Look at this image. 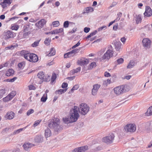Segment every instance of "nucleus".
<instances>
[{
  "label": "nucleus",
  "mask_w": 152,
  "mask_h": 152,
  "mask_svg": "<svg viewBox=\"0 0 152 152\" xmlns=\"http://www.w3.org/2000/svg\"><path fill=\"white\" fill-rule=\"evenodd\" d=\"M21 53L24 55L25 58L30 62H35L38 60L37 56L35 54L30 53L25 50L22 51Z\"/></svg>",
  "instance_id": "nucleus-1"
},
{
  "label": "nucleus",
  "mask_w": 152,
  "mask_h": 152,
  "mask_svg": "<svg viewBox=\"0 0 152 152\" xmlns=\"http://www.w3.org/2000/svg\"><path fill=\"white\" fill-rule=\"evenodd\" d=\"M78 109L79 108L77 106H75L71 110L70 117L72 123L76 121L78 118L79 117Z\"/></svg>",
  "instance_id": "nucleus-2"
},
{
  "label": "nucleus",
  "mask_w": 152,
  "mask_h": 152,
  "mask_svg": "<svg viewBox=\"0 0 152 152\" xmlns=\"http://www.w3.org/2000/svg\"><path fill=\"white\" fill-rule=\"evenodd\" d=\"M113 54V48L112 46H110L108 47V49L104 53L103 56L100 58L101 61H108L110 58L112 57Z\"/></svg>",
  "instance_id": "nucleus-3"
},
{
  "label": "nucleus",
  "mask_w": 152,
  "mask_h": 152,
  "mask_svg": "<svg viewBox=\"0 0 152 152\" xmlns=\"http://www.w3.org/2000/svg\"><path fill=\"white\" fill-rule=\"evenodd\" d=\"M60 121L58 118H56L52 121H51L48 124L49 127L51 129H54L58 131L61 127L60 125Z\"/></svg>",
  "instance_id": "nucleus-4"
},
{
  "label": "nucleus",
  "mask_w": 152,
  "mask_h": 152,
  "mask_svg": "<svg viewBox=\"0 0 152 152\" xmlns=\"http://www.w3.org/2000/svg\"><path fill=\"white\" fill-rule=\"evenodd\" d=\"M127 86L126 85H121L116 87L113 88L114 93L117 95H119L127 91L126 89Z\"/></svg>",
  "instance_id": "nucleus-5"
},
{
  "label": "nucleus",
  "mask_w": 152,
  "mask_h": 152,
  "mask_svg": "<svg viewBox=\"0 0 152 152\" xmlns=\"http://www.w3.org/2000/svg\"><path fill=\"white\" fill-rule=\"evenodd\" d=\"M78 110L82 115H85L89 111L90 107L85 103H81L79 106Z\"/></svg>",
  "instance_id": "nucleus-6"
},
{
  "label": "nucleus",
  "mask_w": 152,
  "mask_h": 152,
  "mask_svg": "<svg viewBox=\"0 0 152 152\" xmlns=\"http://www.w3.org/2000/svg\"><path fill=\"white\" fill-rule=\"evenodd\" d=\"M124 129L126 132H133L136 130V126L134 124H127L124 126Z\"/></svg>",
  "instance_id": "nucleus-7"
},
{
  "label": "nucleus",
  "mask_w": 152,
  "mask_h": 152,
  "mask_svg": "<svg viewBox=\"0 0 152 152\" xmlns=\"http://www.w3.org/2000/svg\"><path fill=\"white\" fill-rule=\"evenodd\" d=\"M114 137V135L112 133L110 134L108 136L103 138L102 139V141L107 144H109L113 142Z\"/></svg>",
  "instance_id": "nucleus-8"
},
{
  "label": "nucleus",
  "mask_w": 152,
  "mask_h": 152,
  "mask_svg": "<svg viewBox=\"0 0 152 152\" xmlns=\"http://www.w3.org/2000/svg\"><path fill=\"white\" fill-rule=\"evenodd\" d=\"M37 75L38 78L44 81H48L50 80V77L49 76H45L44 72H39Z\"/></svg>",
  "instance_id": "nucleus-9"
},
{
  "label": "nucleus",
  "mask_w": 152,
  "mask_h": 152,
  "mask_svg": "<svg viewBox=\"0 0 152 152\" xmlns=\"http://www.w3.org/2000/svg\"><path fill=\"white\" fill-rule=\"evenodd\" d=\"M46 23L45 20L42 19L35 23V26L37 27V29H40L43 28Z\"/></svg>",
  "instance_id": "nucleus-10"
},
{
  "label": "nucleus",
  "mask_w": 152,
  "mask_h": 152,
  "mask_svg": "<svg viewBox=\"0 0 152 152\" xmlns=\"http://www.w3.org/2000/svg\"><path fill=\"white\" fill-rule=\"evenodd\" d=\"M143 46L147 48H149L150 47L151 42L148 38H144L142 41Z\"/></svg>",
  "instance_id": "nucleus-11"
},
{
  "label": "nucleus",
  "mask_w": 152,
  "mask_h": 152,
  "mask_svg": "<svg viewBox=\"0 0 152 152\" xmlns=\"http://www.w3.org/2000/svg\"><path fill=\"white\" fill-rule=\"evenodd\" d=\"M16 93L15 91H12L7 96L3 99V101L4 102H8L11 100L15 96Z\"/></svg>",
  "instance_id": "nucleus-12"
},
{
  "label": "nucleus",
  "mask_w": 152,
  "mask_h": 152,
  "mask_svg": "<svg viewBox=\"0 0 152 152\" xmlns=\"http://www.w3.org/2000/svg\"><path fill=\"white\" fill-rule=\"evenodd\" d=\"M15 116V113L12 111L8 112L4 115L5 118L7 120H11L13 119Z\"/></svg>",
  "instance_id": "nucleus-13"
},
{
  "label": "nucleus",
  "mask_w": 152,
  "mask_h": 152,
  "mask_svg": "<svg viewBox=\"0 0 152 152\" xmlns=\"http://www.w3.org/2000/svg\"><path fill=\"white\" fill-rule=\"evenodd\" d=\"M89 59L84 58L78 60L77 63L79 65L82 66L87 64L89 63Z\"/></svg>",
  "instance_id": "nucleus-14"
},
{
  "label": "nucleus",
  "mask_w": 152,
  "mask_h": 152,
  "mask_svg": "<svg viewBox=\"0 0 152 152\" xmlns=\"http://www.w3.org/2000/svg\"><path fill=\"white\" fill-rule=\"evenodd\" d=\"M145 16L150 17L152 15V10L149 7H147L145 8V11L144 13Z\"/></svg>",
  "instance_id": "nucleus-15"
},
{
  "label": "nucleus",
  "mask_w": 152,
  "mask_h": 152,
  "mask_svg": "<svg viewBox=\"0 0 152 152\" xmlns=\"http://www.w3.org/2000/svg\"><path fill=\"white\" fill-rule=\"evenodd\" d=\"M100 86L101 85L98 84H96L93 85V88L92 90V94L93 95H96V94Z\"/></svg>",
  "instance_id": "nucleus-16"
},
{
  "label": "nucleus",
  "mask_w": 152,
  "mask_h": 152,
  "mask_svg": "<svg viewBox=\"0 0 152 152\" xmlns=\"http://www.w3.org/2000/svg\"><path fill=\"white\" fill-rule=\"evenodd\" d=\"M12 3L11 0H3L2 2L1 3V4L3 8H5L7 6L9 5Z\"/></svg>",
  "instance_id": "nucleus-17"
},
{
  "label": "nucleus",
  "mask_w": 152,
  "mask_h": 152,
  "mask_svg": "<svg viewBox=\"0 0 152 152\" xmlns=\"http://www.w3.org/2000/svg\"><path fill=\"white\" fill-rule=\"evenodd\" d=\"M4 39L7 40L10 38H12L13 37V34L12 32L10 31H8L4 33Z\"/></svg>",
  "instance_id": "nucleus-18"
},
{
  "label": "nucleus",
  "mask_w": 152,
  "mask_h": 152,
  "mask_svg": "<svg viewBox=\"0 0 152 152\" xmlns=\"http://www.w3.org/2000/svg\"><path fill=\"white\" fill-rule=\"evenodd\" d=\"M43 140V137L42 135L36 136L35 138L34 141L37 143H41Z\"/></svg>",
  "instance_id": "nucleus-19"
},
{
  "label": "nucleus",
  "mask_w": 152,
  "mask_h": 152,
  "mask_svg": "<svg viewBox=\"0 0 152 152\" xmlns=\"http://www.w3.org/2000/svg\"><path fill=\"white\" fill-rule=\"evenodd\" d=\"M55 54V50L53 48L50 49L49 52H47V55L48 56H51L54 55Z\"/></svg>",
  "instance_id": "nucleus-20"
},
{
  "label": "nucleus",
  "mask_w": 152,
  "mask_h": 152,
  "mask_svg": "<svg viewBox=\"0 0 152 152\" xmlns=\"http://www.w3.org/2000/svg\"><path fill=\"white\" fill-rule=\"evenodd\" d=\"M115 49L117 51H120L121 48V43L120 42H116L115 43Z\"/></svg>",
  "instance_id": "nucleus-21"
},
{
  "label": "nucleus",
  "mask_w": 152,
  "mask_h": 152,
  "mask_svg": "<svg viewBox=\"0 0 152 152\" xmlns=\"http://www.w3.org/2000/svg\"><path fill=\"white\" fill-rule=\"evenodd\" d=\"M64 31V29L62 28H60L59 29H56L52 31L51 32H49V33H51L52 34H58L59 33H61L63 32Z\"/></svg>",
  "instance_id": "nucleus-22"
},
{
  "label": "nucleus",
  "mask_w": 152,
  "mask_h": 152,
  "mask_svg": "<svg viewBox=\"0 0 152 152\" xmlns=\"http://www.w3.org/2000/svg\"><path fill=\"white\" fill-rule=\"evenodd\" d=\"M33 146V145L29 143H25L23 146V148L25 150H28V149Z\"/></svg>",
  "instance_id": "nucleus-23"
},
{
  "label": "nucleus",
  "mask_w": 152,
  "mask_h": 152,
  "mask_svg": "<svg viewBox=\"0 0 152 152\" xmlns=\"http://www.w3.org/2000/svg\"><path fill=\"white\" fill-rule=\"evenodd\" d=\"M51 132L49 128H47L45 130V137L47 138L50 136Z\"/></svg>",
  "instance_id": "nucleus-24"
},
{
  "label": "nucleus",
  "mask_w": 152,
  "mask_h": 152,
  "mask_svg": "<svg viewBox=\"0 0 152 152\" xmlns=\"http://www.w3.org/2000/svg\"><path fill=\"white\" fill-rule=\"evenodd\" d=\"M94 10L93 8L91 7H86L84 9V11L83 12V13H89V12H92Z\"/></svg>",
  "instance_id": "nucleus-25"
},
{
  "label": "nucleus",
  "mask_w": 152,
  "mask_h": 152,
  "mask_svg": "<svg viewBox=\"0 0 152 152\" xmlns=\"http://www.w3.org/2000/svg\"><path fill=\"white\" fill-rule=\"evenodd\" d=\"M135 20L137 24L140 23L142 20L141 15H136L135 17Z\"/></svg>",
  "instance_id": "nucleus-26"
},
{
  "label": "nucleus",
  "mask_w": 152,
  "mask_h": 152,
  "mask_svg": "<svg viewBox=\"0 0 152 152\" xmlns=\"http://www.w3.org/2000/svg\"><path fill=\"white\" fill-rule=\"evenodd\" d=\"M14 73V71L12 69H8L6 74V75L7 76H10L13 75Z\"/></svg>",
  "instance_id": "nucleus-27"
},
{
  "label": "nucleus",
  "mask_w": 152,
  "mask_h": 152,
  "mask_svg": "<svg viewBox=\"0 0 152 152\" xmlns=\"http://www.w3.org/2000/svg\"><path fill=\"white\" fill-rule=\"evenodd\" d=\"M79 88V86L78 85H76L74 86L71 89L70 91L68 92V94H71L74 91L77 89Z\"/></svg>",
  "instance_id": "nucleus-28"
},
{
  "label": "nucleus",
  "mask_w": 152,
  "mask_h": 152,
  "mask_svg": "<svg viewBox=\"0 0 152 152\" xmlns=\"http://www.w3.org/2000/svg\"><path fill=\"white\" fill-rule=\"evenodd\" d=\"M145 115L148 116L152 115V106L150 107L148 109Z\"/></svg>",
  "instance_id": "nucleus-29"
},
{
  "label": "nucleus",
  "mask_w": 152,
  "mask_h": 152,
  "mask_svg": "<svg viewBox=\"0 0 152 152\" xmlns=\"http://www.w3.org/2000/svg\"><path fill=\"white\" fill-rule=\"evenodd\" d=\"M79 148L80 152H84L88 149V146L86 145L79 147Z\"/></svg>",
  "instance_id": "nucleus-30"
},
{
  "label": "nucleus",
  "mask_w": 152,
  "mask_h": 152,
  "mask_svg": "<svg viewBox=\"0 0 152 152\" xmlns=\"http://www.w3.org/2000/svg\"><path fill=\"white\" fill-rule=\"evenodd\" d=\"M26 128V127L23 128H20L18 129L15 130L13 133V134L14 135H15L19 134L20 132L23 131V129H25Z\"/></svg>",
  "instance_id": "nucleus-31"
},
{
  "label": "nucleus",
  "mask_w": 152,
  "mask_h": 152,
  "mask_svg": "<svg viewBox=\"0 0 152 152\" xmlns=\"http://www.w3.org/2000/svg\"><path fill=\"white\" fill-rule=\"evenodd\" d=\"M19 26L18 25L14 24L12 25L11 29L12 30L17 31L19 28Z\"/></svg>",
  "instance_id": "nucleus-32"
},
{
  "label": "nucleus",
  "mask_w": 152,
  "mask_h": 152,
  "mask_svg": "<svg viewBox=\"0 0 152 152\" xmlns=\"http://www.w3.org/2000/svg\"><path fill=\"white\" fill-rule=\"evenodd\" d=\"M47 99V94H45L41 99L42 102H45Z\"/></svg>",
  "instance_id": "nucleus-33"
},
{
  "label": "nucleus",
  "mask_w": 152,
  "mask_h": 152,
  "mask_svg": "<svg viewBox=\"0 0 152 152\" xmlns=\"http://www.w3.org/2000/svg\"><path fill=\"white\" fill-rule=\"evenodd\" d=\"M63 120L64 121L66 124H69L70 123H72L71 121V119L69 118H63Z\"/></svg>",
  "instance_id": "nucleus-34"
},
{
  "label": "nucleus",
  "mask_w": 152,
  "mask_h": 152,
  "mask_svg": "<svg viewBox=\"0 0 152 152\" xmlns=\"http://www.w3.org/2000/svg\"><path fill=\"white\" fill-rule=\"evenodd\" d=\"M134 65V62L133 61H131L129 62V64L127 66V68H132Z\"/></svg>",
  "instance_id": "nucleus-35"
},
{
  "label": "nucleus",
  "mask_w": 152,
  "mask_h": 152,
  "mask_svg": "<svg viewBox=\"0 0 152 152\" xmlns=\"http://www.w3.org/2000/svg\"><path fill=\"white\" fill-rule=\"evenodd\" d=\"M96 64L95 62H93L91 63L88 66V69H91L94 67L96 66Z\"/></svg>",
  "instance_id": "nucleus-36"
},
{
  "label": "nucleus",
  "mask_w": 152,
  "mask_h": 152,
  "mask_svg": "<svg viewBox=\"0 0 152 152\" xmlns=\"http://www.w3.org/2000/svg\"><path fill=\"white\" fill-rule=\"evenodd\" d=\"M50 41L51 39L49 38L46 39L44 41L45 44L47 45H49L50 44Z\"/></svg>",
  "instance_id": "nucleus-37"
},
{
  "label": "nucleus",
  "mask_w": 152,
  "mask_h": 152,
  "mask_svg": "<svg viewBox=\"0 0 152 152\" xmlns=\"http://www.w3.org/2000/svg\"><path fill=\"white\" fill-rule=\"evenodd\" d=\"M40 40H37L31 44V46L33 47H36L38 46Z\"/></svg>",
  "instance_id": "nucleus-38"
},
{
  "label": "nucleus",
  "mask_w": 152,
  "mask_h": 152,
  "mask_svg": "<svg viewBox=\"0 0 152 152\" xmlns=\"http://www.w3.org/2000/svg\"><path fill=\"white\" fill-rule=\"evenodd\" d=\"M25 65V62L24 61L18 64V66L20 69H22L24 67Z\"/></svg>",
  "instance_id": "nucleus-39"
},
{
  "label": "nucleus",
  "mask_w": 152,
  "mask_h": 152,
  "mask_svg": "<svg viewBox=\"0 0 152 152\" xmlns=\"http://www.w3.org/2000/svg\"><path fill=\"white\" fill-rule=\"evenodd\" d=\"M67 89V88H66L65 89H60L59 90H57L56 92H58V93L59 94H61L62 93H64L66 91Z\"/></svg>",
  "instance_id": "nucleus-40"
},
{
  "label": "nucleus",
  "mask_w": 152,
  "mask_h": 152,
  "mask_svg": "<svg viewBox=\"0 0 152 152\" xmlns=\"http://www.w3.org/2000/svg\"><path fill=\"white\" fill-rule=\"evenodd\" d=\"M52 25L53 27H58L60 25L59 22L58 21H54L52 22Z\"/></svg>",
  "instance_id": "nucleus-41"
},
{
  "label": "nucleus",
  "mask_w": 152,
  "mask_h": 152,
  "mask_svg": "<svg viewBox=\"0 0 152 152\" xmlns=\"http://www.w3.org/2000/svg\"><path fill=\"white\" fill-rule=\"evenodd\" d=\"M56 78V75L55 73H53L52 77H51V81L52 82H53L54 81V80H55Z\"/></svg>",
  "instance_id": "nucleus-42"
},
{
  "label": "nucleus",
  "mask_w": 152,
  "mask_h": 152,
  "mask_svg": "<svg viewBox=\"0 0 152 152\" xmlns=\"http://www.w3.org/2000/svg\"><path fill=\"white\" fill-rule=\"evenodd\" d=\"M34 110L32 109H30L28 110L26 113V115L27 116L33 113L34 112Z\"/></svg>",
  "instance_id": "nucleus-43"
},
{
  "label": "nucleus",
  "mask_w": 152,
  "mask_h": 152,
  "mask_svg": "<svg viewBox=\"0 0 152 152\" xmlns=\"http://www.w3.org/2000/svg\"><path fill=\"white\" fill-rule=\"evenodd\" d=\"M69 25V21H66L64 23L63 26L65 28H67L68 27Z\"/></svg>",
  "instance_id": "nucleus-44"
},
{
  "label": "nucleus",
  "mask_w": 152,
  "mask_h": 152,
  "mask_svg": "<svg viewBox=\"0 0 152 152\" xmlns=\"http://www.w3.org/2000/svg\"><path fill=\"white\" fill-rule=\"evenodd\" d=\"M81 68L80 67H79L76 69H74L72 71V73H76L80 71Z\"/></svg>",
  "instance_id": "nucleus-45"
},
{
  "label": "nucleus",
  "mask_w": 152,
  "mask_h": 152,
  "mask_svg": "<svg viewBox=\"0 0 152 152\" xmlns=\"http://www.w3.org/2000/svg\"><path fill=\"white\" fill-rule=\"evenodd\" d=\"M41 120H38L36 121L34 124L33 126L34 127L37 126L41 122Z\"/></svg>",
  "instance_id": "nucleus-46"
},
{
  "label": "nucleus",
  "mask_w": 152,
  "mask_h": 152,
  "mask_svg": "<svg viewBox=\"0 0 152 152\" xmlns=\"http://www.w3.org/2000/svg\"><path fill=\"white\" fill-rule=\"evenodd\" d=\"M124 60L123 58H120L117 60V62L118 64H120L124 62Z\"/></svg>",
  "instance_id": "nucleus-47"
},
{
  "label": "nucleus",
  "mask_w": 152,
  "mask_h": 152,
  "mask_svg": "<svg viewBox=\"0 0 152 152\" xmlns=\"http://www.w3.org/2000/svg\"><path fill=\"white\" fill-rule=\"evenodd\" d=\"M78 51H79V49H76L73 50L71 51V52L72 53V54L74 56L75 54H76V53H77L78 52Z\"/></svg>",
  "instance_id": "nucleus-48"
},
{
  "label": "nucleus",
  "mask_w": 152,
  "mask_h": 152,
  "mask_svg": "<svg viewBox=\"0 0 152 152\" xmlns=\"http://www.w3.org/2000/svg\"><path fill=\"white\" fill-rule=\"evenodd\" d=\"M5 93V90L4 89H0V95L2 96Z\"/></svg>",
  "instance_id": "nucleus-49"
},
{
  "label": "nucleus",
  "mask_w": 152,
  "mask_h": 152,
  "mask_svg": "<svg viewBox=\"0 0 152 152\" xmlns=\"http://www.w3.org/2000/svg\"><path fill=\"white\" fill-rule=\"evenodd\" d=\"M107 27L106 26H102L99 28L98 29V31H99L102 30L103 29H106Z\"/></svg>",
  "instance_id": "nucleus-50"
},
{
  "label": "nucleus",
  "mask_w": 152,
  "mask_h": 152,
  "mask_svg": "<svg viewBox=\"0 0 152 152\" xmlns=\"http://www.w3.org/2000/svg\"><path fill=\"white\" fill-rule=\"evenodd\" d=\"M73 17L74 18L76 19L79 18L81 17L82 16L79 14H76L73 16Z\"/></svg>",
  "instance_id": "nucleus-51"
},
{
  "label": "nucleus",
  "mask_w": 152,
  "mask_h": 152,
  "mask_svg": "<svg viewBox=\"0 0 152 152\" xmlns=\"http://www.w3.org/2000/svg\"><path fill=\"white\" fill-rule=\"evenodd\" d=\"M68 84L66 83H63L61 87L63 88H67L68 86Z\"/></svg>",
  "instance_id": "nucleus-52"
},
{
  "label": "nucleus",
  "mask_w": 152,
  "mask_h": 152,
  "mask_svg": "<svg viewBox=\"0 0 152 152\" xmlns=\"http://www.w3.org/2000/svg\"><path fill=\"white\" fill-rule=\"evenodd\" d=\"M29 89L30 90H34L36 89L35 87L33 86L32 85H30L28 86Z\"/></svg>",
  "instance_id": "nucleus-53"
},
{
  "label": "nucleus",
  "mask_w": 152,
  "mask_h": 152,
  "mask_svg": "<svg viewBox=\"0 0 152 152\" xmlns=\"http://www.w3.org/2000/svg\"><path fill=\"white\" fill-rule=\"evenodd\" d=\"M90 30V28H89L85 27L84 28V31L85 33H87L89 32Z\"/></svg>",
  "instance_id": "nucleus-54"
},
{
  "label": "nucleus",
  "mask_w": 152,
  "mask_h": 152,
  "mask_svg": "<svg viewBox=\"0 0 152 152\" xmlns=\"http://www.w3.org/2000/svg\"><path fill=\"white\" fill-rule=\"evenodd\" d=\"M77 28H74L72 30L69 31V33H75L77 31Z\"/></svg>",
  "instance_id": "nucleus-55"
},
{
  "label": "nucleus",
  "mask_w": 152,
  "mask_h": 152,
  "mask_svg": "<svg viewBox=\"0 0 152 152\" xmlns=\"http://www.w3.org/2000/svg\"><path fill=\"white\" fill-rule=\"evenodd\" d=\"M80 43L79 42H78L76 44L72 46V49H74L76 48V47L80 45Z\"/></svg>",
  "instance_id": "nucleus-56"
},
{
  "label": "nucleus",
  "mask_w": 152,
  "mask_h": 152,
  "mask_svg": "<svg viewBox=\"0 0 152 152\" xmlns=\"http://www.w3.org/2000/svg\"><path fill=\"white\" fill-rule=\"evenodd\" d=\"M54 64V62L53 61H51L48 62L47 64V65H48L49 66H51L52 65H53Z\"/></svg>",
  "instance_id": "nucleus-57"
},
{
  "label": "nucleus",
  "mask_w": 152,
  "mask_h": 152,
  "mask_svg": "<svg viewBox=\"0 0 152 152\" xmlns=\"http://www.w3.org/2000/svg\"><path fill=\"white\" fill-rule=\"evenodd\" d=\"M68 55V57H72L74 56V55L72 54V53L70 51L67 53Z\"/></svg>",
  "instance_id": "nucleus-58"
},
{
  "label": "nucleus",
  "mask_w": 152,
  "mask_h": 152,
  "mask_svg": "<svg viewBox=\"0 0 152 152\" xmlns=\"http://www.w3.org/2000/svg\"><path fill=\"white\" fill-rule=\"evenodd\" d=\"M104 75L105 77H109L110 76V74L109 73L105 72L104 73Z\"/></svg>",
  "instance_id": "nucleus-59"
},
{
  "label": "nucleus",
  "mask_w": 152,
  "mask_h": 152,
  "mask_svg": "<svg viewBox=\"0 0 152 152\" xmlns=\"http://www.w3.org/2000/svg\"><path fill=\"white\" fill-rule=\"evenodd\" d=\"M118 24L117 23L113 26V29L115 31H116L118 28Z\"/></svg>",
  "instance_id": "nucleus-60"
},
{
  "label": "nucleus",
  "mask_w": 152,
  "mask_h": 152,
  "mask_svg": "<svg viewBox=\"0 0 152 152\" xmlns=\"http://www.w3.org/2000/svg\"><path fill=\"white\" fill-rule=\"evenodd\" d=\"M72 152H80L79 149L78 148H77L75 149Z\"/></svg>",
  "instance_id": "nucleus-61"
},
{
  "label": "nucleus",
  "mask_w": 152,
  "mask_h": 152,
  "mask_svg": "<svg viewBox=\"0 0 152 152\" xmlns=\"http://www.w3.org/2000/svg\"><path fill=\"white\" fill-rule=\"evenodd\" d=\"M17 79V77H14L12 79H10L9 82H14Z\"/></svg>",
  "instance_id": "nucleus-62"
},
{
  "label": "nucleus",
  "mask_w": 152,
  "mask_h": 152,
  "mask_svg": "<svg viewBox=\"0 0 152 152\" xmlns=\"http://www.w3.org/2000/svg\"><path fill=\"white\" fill-rule=\"evenodd\" d=\"M126 39L124 37L121 38V41L123 43H124L126 41Z\"/></svg>",
  "instance_id": "nucleus-63"
},
{
  "label": "nucleus",
  "mask_w": 152,
  "mask_h": 152,
  "mask_svg": "<svg viewBox=\"0 0 152 152\" xmlns=\"http://www.w3.org/2000/svg\"><path fill=\"white\" fill-rule=\"evenodd\" d=\"M97 33V31L96 30H95L94 31L91 33L90 34L91 35V36L92 37L93 36L95 35Z\"/></svg>",
  "instance_id": "nucleus-64"
}]
</instances>
